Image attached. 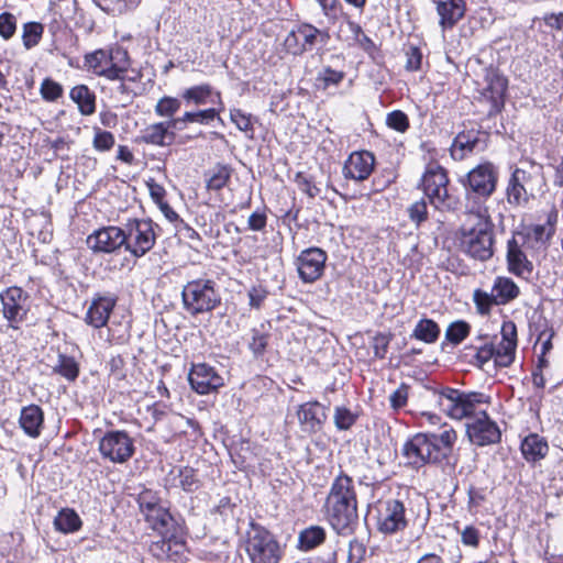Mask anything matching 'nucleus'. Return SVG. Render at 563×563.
Returning a JSON list of instances; mask_svg holds the SVG:
<instances>
[{
	"label": "nucleus",
	"instance_id": "obj_57",
	"mask_svg": "<svg viewBox=\"0 0 563 563\" xmlns=\"http://www.w3.org/2000/svg\"><path fill=\"white\" fill-rule=\"evenodd\" d=\"M296 184L300 191L305 192L310 198H314L319 194V189L312 184V181L301 173L296 175Z\"/></svg>",
	"mask_w": 563,
	"mask_h": 563
},
{
	"label": "nucleus",
	"instance_id": "obj_19",
	"mask_svg": "<svg viewBox=\"0 0 563 563\" xmlns=\"http://www.w3.org/2000/svg\"><path fill=\"white\" fill-rule=\"evenodd\" d=\"M322 33L311 24H300L291 30L284 40L285 49L292 55H301L311 49Z\"/></svg>",
	"mask_w": 563,
	"mask_h": 563
},
{
	"label": "nucleus",
	"instance_id": "obj_35",
	"mask_svg": "<svg viewBox=\"0 0 563 563\" xmlns=\"http://www.w3.org/2000/svg\"><path fill=\"white\" fill-rule=\"evenodd\" d=\"M82 521L71 508H63L54 519V527L62 533H74L81 528Z\"/></svg>",
	"mask_w": 563,
	"mask_h": 563
},
{
	"label": "nucleus",
	"instance_id": "obj_59",
	"mask_svg": "<svg viewBox=\"0 0 563 563\" xmlns=\"http://www.w3.org/2000/svg\"><path fill=\"white\" fill-rule=\"evenodd\" d=\"M461 540L464 545L477 548L479 543V531L473 526H466L461 532Z\"/></svg>",
	"mask_w": 563,
	"mask_h": 563
},
{
	"label": "nucleus",
	"instance_id": "obj_43",
	"mask_svg": "<svg viewBox=\"0 0 563 563\" xmlns=\"http://www.w3.org/2000/svg\"><path fill=\"white\" fill-rule=\"evenodd\" d=\"M470 330L471 327L467 322L454 321L448 327L445 338L453 344H460L470 334Z\"/></svg>",
	"mask_w": 563,
	"mask_h": 563
},
{
	"label": "nucleus",
	"instance_id": "obj_41",
	"mask_svg": "<svg viewBox=\"0 0 563 563\" xmlns=\"http://www.w3.org/2000/svg\"><path fill=\"white\" fill-rule=\"evenodd\" d=\"M517 345L499 342L495 347V364L500 367H508L515 360Z\"/></svg>",
	"mask_w": 563,
	"mask_h": 563
},
{
	"label": "nucleus",
	"instance_id": "obj_29",
	"mask_svg": "<svg viewBox=\"0 0 563 563\" xmlns=\"http://www.w3.org/2000/svg\"><path fill=\"white\" fill-rule=\"evenodd\" d=\"M19 422L27 435L36 438L44 422L43 410L37 405L26 406L21 410Z\"/></svg>",
	"mask_w": 563,
	"mask_h": 563
},
{
	"label": "nucleus",
	"instance_id": "obj_20",
	"mask_svg": "<svg viewBox=\"0 0 563 563\" xmlns=\"http://www.w3.org/2000/svg\"><path fill=\"white\" fill-rule=\"evenodd\" d=\"M507 79L494 69L486 71L481 96L489 103V113L498 112L504 106Z\"/></svg>",
	"mask_w": 563,
	"mask_h": 563
},
{
	"label": "nucleus",
	"instance_id": "obj_25",
	"mask_svg": "<svg viewBox=\"0 0 563 563\" xmlns=\"http://www.w3.org/2000/svg\"><path fill=\"white\" fill-rule=\"evenodd\" d=\"M531 176L528 172L521 168H516L508 181L506 196L507 201L511 206H523L529 201L527 185Z\"/></svg>",
	"mask_w": 563,
	"mask_h": 563
},
{
	"label": "nucleus",
	"instance_id": "obj_8",
	"mask_svg": "<svg viewBox=\"0 0 563 563\" xmlns=\"http://www.w3.org/2000/svg\"><path fill=\"white\" fill-rule=\"evenodd\" d=\"M185 309L192 316L209 312L220 303L214 282L196 279L188 282L181 291Z\"/></svg>",
	"mask_w": 563,
	"mask_h": 563
},
{
	"label": "nucleus",
	"instance_id": "obj_10",
	"mask_svg": "<svg viewBox=\"0 0 563 563\" xmlns=\"http://www.w3.org/2000/svg\"><path fill=\"white\" fill-rule=\"evenodd\" d=\"M124 247L135 257H142L152 250L156 241L154 223L151 220H130L124 229Z\"/></svg>",
	"mask_w": 563,
	"mask_h": 563
},
{
	"label": "nucleus",
	"instance_id": "obj_37",
	"mask_svg": "<svg viewBox=\"0 0 563 563\" xmlns=\"http://www.w3.org/2000/svg\"><path fill=\"white\" fill-rule=\"evenodd\" d=\"M212 95L216 96L212 86L209 84H201L186 88L181 92V98L187 104L201 106L206 104Z\"/></svg>",
	"mask_w": 563,
	"mask_h": 563
},
{
	"label": "nucleus",
	"instance_id": "obj_58",
	"mask_svg": "<svg viewBox=\"0 0 563 563\" xmlns=\"http://www.w3.org/2000/svg\"><path fill=\"white\" fill-rule=\"evenodd\" d=\"M268 342V336L258 331H254L252 335V340L250 342V349L255 355H261L264 353Z\"/></svg>",
	"mask_w": 563,
	"mask_h": 563
},
{
	"label": "nucleus",
	"instance_id": "obj_61",
	"mask_svg": "<svg viewBox=\"0 0 563 563\" xmlns=\"http://www.w3.org/2000/svg\"><path fill=\"white\" fill-rule=\"evenodd\" d=\"M501 342L517 345V327L512 321H505L501 325Z\"/></svg>",
	"mask_w": 563,
	"mask_h": 563
},
{
	"label": "nucleus",
	"instance_id": "obj_48",
	"mask_svg": "<svg viewBox=\"0 0 563 563\" xmlns=\"http://www.w3.org/2000/svg\"><path fill=\"white\" fill-rule=\"evenodd\" d=\"M477 145V140H470L465 134H459L452 145V155L456 158H464Z\"/></svg>",
	"mask_w": 563,
	"mask_h": 563
},
{
	"label": "nucleus",
	"instance_id": "obj_52",
	"mask_svg": "<svg viewBox=\"0 0 563 563\" xmlns=\"http://www.w3.org/2000/svg\"><path fill=\"white\" fill-rule=\"evenodd\" d=\"M408 216L411 222L419 227L428 219V206L424 199H420L408 208Z\"/></svg>",
	"mask_w": 563,
	"mask_h": 563
},
{
	"label": "nucleus",
	"instance_id": "obj_49",
	"mask_svg": "<svg viewBox=\"0 0 563 563\" xmlns=\"http://www.w3.org/2000/svg\"><path fill=\"white\" fill-rule=\"evenodd\" d=\"M473 299L476 309L481 314H488L492 310V307L496 305V298L493 291L489 294L487 291L476 289L473 294Z\"/></svg>",
	"mask_w": 563,
	"mask_h": 563
},
{
	"label": "nucleus",
	"instance_id": "obj_62",
	"mask_svg": "<svg viewBox=\"0 0 563 563\" xmlns=\"http://www.w3.org/2000/svg\"><path fill=\"white\" fill-rule=\"evenodd\" d=\"M407 62H406V68L408 70L415 71L420 69L421 67V60H422V54L417 47H410L407 53Z\"/></svg>",
	"mask_w": 563,
	"mask_h": 563
},
{
	"label": "nucleus",
	"instance_id": "obj_64",
	"mask_svg": "<svg viewBox=\"0 0 563 563\" xmlns=\"http://www.w3.org/2000/svg\"><path fill=\"white\" fill-rule=\"evenodd\" d=\"M266 297L267 291L261 286L252 287L249 290L250 306L253 308H260Z\"/></svg>",
	"mask_w": 563,
	"mask_h": 563
},
{
	"label": "nucleus",
	"instance_id": "obj_12",
	"mask_svg": "<svg viewBox=\"0 0 563 563\" xmlns=\"http://www.w3.org/2000/svg\"><path fill=\"white\" fill-rule=\"evenodd\" d=\"M497 177V170L492 163L479 164L470 170L466 187L475 196L467 194L466 199L471 197L473 200L484 205V200L496 189Z\"/></svg>",
	"mask_w": 563,
	"mask_h": 563
},
{
	"label": "nucleus",
	"instance_id": "obj_13",
	"mask_svg": "<svg viewBox=\"0 0 563 563\" xmlns=\"http://www.w3.org/2000/svg\"><path fill=\"white\" fill-rule=\"evenodd\" d=\"M134 442L125 431H109L99 441V451L113 463H124L134 454Z\"/></svg>",
	"mask_w": 563,
	"mask_h": 563
},
{
	"label": "nucleus",
	"instance_id": "obj_7",
	"mask_svg": "<svg viewBox=\"0 0 563 563\" xmlns=\"http://www.w3.org/2000/svg\"><path fill=\"white\" fill-rule=\"evenodd\" d=\"M446 170L437 164H430L421 179V187L429 202L438 210H454L457 200L449 194Z\"/></svg>",
	"mask_w": 563,
	"mask_h": 563
},
{
	"label": "nucleus",
	"instance_id": "obj_50",
	"mask_svg": "<svg viewBox=\"0 0 563 563\" xmlns=\"http://www.w3.org/2000/svg\"><path fill=\"white\" fill-rule=\"evenodd\" d=\"M343 79V71L334 70L330 67L324 68L317 77V81L322 89H328L331 86H338Z\"/></svg>",
	"mask_w": 563,
	"mask_h": 563
},
{
	"label": "nucleus",
	"instance_id": "obj_26",
	"mask_svg": "<svg viewBox=\"0 0 563 563\" xmlns=\"http://www.w3.org/2000/svg\"><path fill=\"white\" fill-rule=\"evenodd\" d=\"M437 5V13L440 16L439 24L443 30L453 26L465 14L464 0H431Z\"/></svg>",
	"mask_w": 563,
	"mask_h": 563
},
{
	"label": "nucleus",
	"instance_id": "obj_16",
	"mask_svg": "<svg viewBox=\"0 0 563 563\" xmlns=\"http://www.w3.org/2000/svg\"><path fill=\"white\" fill-rule=\"evenodd\" d=\"M327 260V253L319 247H309L301 251L296 258L299 278L306 284L320 279L324 273Z\"/></svg>",
	"mask_w": 563,
	"mask_h": 563
},
{
	"label": "nucleus",
	"instance_id": "obj_33",
	"mask_svg": "<svg viewBox=\"0 0 563 563\" xmlns=\"http://www.w3.org/2000/svg\"><path fill=\"white\" fill-rule=\"evenodd\" d=\"M364 555L362 543L351 540L346 547L338 548L327 563H361Z\"/></svg>",
	"mask_w": 563,
	"mask_h": 563
},
{
	"label": "nucleus",
	"instance_id": "obj_22",
	"mask_svg": "<svg viewBox=\"0 0 563 563\" xmlns=\"http://www.w3.org/2000/svg\"><path fill=\"white\" fill-rule=\"evenodd\" d=\"M124 241L123 229L107 227L90 234L87 244L95 252L111 253L123 246Z\"/></svg>",
	"mask_w": 563,
	"mask_h": 563
},
{
	"label": "nucleus",
	"instance_id": "obj_51",
	"mask_svg": "<svg viewBox=\"0 0 563 563\" xmlns=\"http://www.w3.org/2000/svg\"><path fill=\"white\" fill-rule=\"evenodd\" d=\"M387 125L400 133H404L409 128V119L407 114L400 110L391 111L386 118Z\"/></svg>",
	"mask_w": 563,
	"mask_h": 563
},
{
	"label": "nucleus",
	"instance_id": "obj_17",
	"mask_svg": "<svg viewBox=\"0 0 563 563\" xmlns=\"http://www.w3.org/2000/svg\"><path fill=\"white\" fill-rule=\"evenodd\" d=\"M466 433L470 441L477 446L494 444L501 437L498 426L484 410H479L478 415L466 424Z\"/></svg>",
	"mask_w": 563,
	"mask_h": 563
},
{
	"label": "nucleus",
	"instance_id": "obj_30",
	"mask_svg": "<svg viewBox=\"0 0 563 563\" xmlns=\"http://www.w3.org/2000/svg\"><path fill=\"white\" fill-rule=\"evenodd\" d=\"M492 291L496 298V305H507L514 301L520 295L519 286L506 276H498L495 278Z\"/></svg>",
	"mask_w": 563,
	"mask_h": 563
},
{
	"label": "nucleus",
	"instance_id": "obj_46",
	"mask_svg": "<svg viewBox=\"0 0 563 563\" xmlns=\"http://www.w3.org/2000/svg\"><path fill=\"white\" fill-rule=\"evenodd\" d=\"M334 424L339 430H349L357 419V415L344 406H339L334 410Z\"/></svg>",
	"mask_w": 563,
	"mask_h": 563
},
{
	"label": "nucleus",
	"instance_id": "obj_36",
	"mask_svg": "<svg viewBox=\"0 0 563 563\" xmlns=\"http://www.w3.org/2000/svg\"><path fill=\"white\" fill-rule=\"evenodd\" d=\"M325 530L320 526H310L299 532L298 549L301 551H310L325 540Z\"/></svg>",
	"mask_w": 563,
	"mask_h": 563
},
{
	"label": "nucleus",
	"instance_id": "obj_21",
	"mask_svg": "<svg viewBox=\"0 0 563 563\" xmlns=\"http://www.w3.org/2000/svg\"><path fill=\"white\" fill-rule=\"evenodd\" d=\"M375 167V156L368 151H356L349 155L343 165V175L346 179L363 181L367 179Z\"/></svg>",
	"mask_w": 563,
	"mask_h": 563
},
{
	"label": "nucleus",
	"instance_id": "obj_60",
	"mask_svg": "<svg viewBox=\"0 0 563 563\" xmlns=\"http://www.w3.org/2000/svg\"><path fill=\"white\" fill-rule=\"evenodd\" d=\"M390 338L384 333H377L374 336V354L379 358H384L389 345Z\"/></svg>",
	"mask_w": 563,
	"mask_h": 563
},
{
	"label": "nucleus",
	"instance_id": "obj_9",
	"mask_svg": "<svg viewBox=\"0 0 563 563\" xmlns=\"http://www.w3.org/2000/svg\"><path fill=\"white\" fill-rule=\"evenodd\" d=\"M375 525L383 534H395L407 525L405 504L396 498L379 499L374 506Z\"/></svg>",
	"mask_w": 563,
	"mask_h": 563
},
{
	"label": "nucleus",
	"instance_id": "obj_32",
	"mask_svg": "<svg viewBox=\"0 0 563 563\" xmlns=\"http://www.w3.org/2000/svg\"><path fill=\"white\" fill-rule=\"evenodd\" d=\"M70 99L78 106L82 115H91L96 111V96L86 85H77L70 89Z\"/></svg>",
	"mask_w": 563,
	"mask_h": 563
},
{
	"label": "nucleus",
	"instance_id": "obj_28",
	"mask_svg": "<svg viewBox=\"0 0 563 563\" xmlns=\"http://www.w3.org/2000/svg\"><path fill=\"white\" fill-rule=\"evenodd\" d=\"M217 97V103L219 104V109L209 108L205 110L199 111H187L179 118H174L175 125L178 130H181L187 123H200V124H208L212 120L216 119V117L219 114L220 111L224 109L221 93L219 91H216Z\"/></svg>",
	"mask_w": 563,
	"mask_h": 563
},
{
	"label": "nucleus",
	"instance_id": "obj_3",
	"mask_svg": "<svg viewBox=\"0 0 563 563\" xmlns=\"http://www.w3.org/2000/svg\"><path fill=\"white\" fill-rule=\"evenodd\" d=\"M325 516L339 533H347L357 521V499L352 477L341 474L333 481L325 500Z\"/></svg>",
	"mask_w": 563,
	"mask_h": 563
},
{
	"label": "nucleus",
	"instance_id": "obj_15",
	"mask_svg": "<svg viewBox=\"0 0 563 563\" xmlns=\"http://www.w3.org/2000/svg\"><path fill=\"white\" fill-rule=\"evenodd\" d=\"M137 504L145 521L153 530L162 532L169 525L172 516L156 493L143 490L139 495Z\"/></svg>",
	"mask_w": 563,
	"mask_h": 563
},
{
	"label": "nucleus",
	"instance_id": "obj_11",
	"mask_svg": "<svg viewBox=\"0 0 563 563\" xmlns=\"http://www.w3.org/2000/svg\"><path fill=\"white\" fill-rule=\"evenodd\" d=\"M1 312L8 325L18 330L30 310L29 295L20 287H9L0 294Z\"/></svg>",
	"mask_w": 563,
	"mask_h": 563
},
{
	"label": "nucleus",
	"instance_id": "obj_47",
	"mask_svg": "<svg viewBox=\"0 0 563 563\" xmlns=\"http://www.w3.org/2000/svg\"><path fill=\"white\" fill-rule=\"evenodd\" d=\"M93 132L92 146L96 151L107 152L113 147L115 139L111 132L101 130L100 128H95Z\"/></svg>",
	"mask_w": 563,
	"mask_h": 563
},
{
	"label": "nucleus",
	"instance_id": "obj_31",
	"mask_svg": "<svg viewBox=\"0 0 563 563\" xmlns=\"http://www.w3.org/2000/svg\"><path fill=\"white\" fill-rule=\"evenodd\" d=\"M548 451V442L537 433H530L521 442V452L528 462H537L543 459Z\"/></svg>",
	"mask_w": 563,
	"mask_h": 563
},
{
	"label": "nucleus",
	"instance_id": "obj_53",
	"mask_svg": "<svg viewBox=\"0 0 563 563\" xmlns=\"http://www.w3.org/2000/svg\"><path fill=\"white\" fill-rule=\"evenodd\" d=\"M16 30V19L10 12H3L0 14V35L4 40H9L13 36Z\"/></svg>",
	"mask_w": 563,
	"mask_h": 563
},
{
	"label": "nucleus",
	"instance_id": "obj_56",
	"mask_svg": "<svg viewBox=\"0 0 563 563\" xmlns=\"http://www.w3.org/2000/svg\"><path fill=\"white\" fill-rule=\"evenodd\" d=\"M146 186H147L151 198L157 206H161L162 203L166 202L165 201L166 190L162 185L157 184L153 178H150L146 181Z\"/></svg>",
	"mask_w": 563,
	"mask_h": 563
},
{
	"label": "nucleus",
	"instance_id": "obj_23",
	"mask_svg": "<svg viewBox=\"0 0 563 563\" xmlns=\"http://www.w3.org/2000/svg\"><path fill=\"white\" fill-rule=\"evenodd\" d=\"M173 129H177L173 119L152 123L142 131L140 141L155 146H168L176 137Z\"/></svg>",
	"mask_w": 563,
	"mask_h": 563
},
{
	"label": "nucleus",
	"instance_id": "obj_55",
	"mask_svg": "<svg viewBox=\"0 0 563 563\" xmlns=\"http://www.w3.org/2000/svg\"><path fill=\"white\" fill-rule=\"evenodd\" d=\"M408 386L406 384H401L390 396L389 401L390 406L394 409L402 408L408 400Z\"/></svg>",
	"mask_w": 563,
	"mask_h": 563
},
{
	"label": "nucleus",
	"instance_id": "obj_45",
	"mask_svg": "<svg viewBox=\"0 0 563 563\" xmlns=\"http://www.w3.org/2000/svg\"><path fill=\"white\" fill-rule=\"evenodd\" d=\"M40 93L45 101L54 102L63 96L64 88L52 78H45L41 84Z\"/></svg>",
	"mask_w": 563,
	"mask_h": 563
},
{
	"label": "nucleus",
	"instance_id": "obj_40",
	"mask_svg": "<svg viewBox=\"0 0 563 563\" xmlns=\"http://www.w3.org/2000/svg\"><path fill=\"white\" fill-rule=\"evenodd\" d=\"M230 120L241 132H244L247 136H253L254 124L252 114L241 109L232 108L230 110Z\"/></svg>",
	"mask_w": 563,
	"mask_h": 563
},
{
	"label": "nucleus",
	"instance_id": "obj_63",
	"mask_svg": "<svg viewBox=\"0 0 563 563\" xmlns=\"http://www.w3.org/2000/svg\"><path fill=\"white\" fill-rule=\"evenodd\" d=\"M267 217L265 212L255 211L253 212L247 220V227L252 231H262L266 227Z\"/></svg>",
	"mask_w": 563,
	"mask_h": 563
},
{
	"label": "nucleus",
	"instance_id": "obj_38",
	"mask_svg": "<svg viewBox=\"0 0 563 563\" xmlns=\"http://www.w3.org/2000/svg\"><path fill=\"white\" fill-rule=\"evenodd\" d=\"M440 334L439 325L431 319H421L415 330L412 335L424 343H434Z\"/></svg>",
	"mask_w": 563,
	"mask_h": 563
},
{
	"label": "nucleus",
	"instance_id": "obj_5",
	"mask_svg": "<svg viewBox=\"0 0 563 563\" xmlns=\"http://www.w3.org/2000/svg\"><path fill=\"white\" fill-rule=\"evenodd\" d=\"M433 395L440 409L457 420L475 415L482 405L489 402V397L483 393H464L451 387L434 389Z\"/></svg>",
	"mask_w": 563,
	"mask_h": 563
},
{
	"label": "nucleus",
	"instance_id": "obj_39",
	"mask_svg": "<svg viewBox=\"0 0 563 563\" xmlns=\"http://www.w3.org/2000/svg\"><path fill=\"white\" fill-rule=\"evenodd\" d=\"M44 33V26L40 22H27L22 27V42L26 49L35 47Z\"/></svg>",
	"mask_w": 563,
	"mask_h": 563
},
{
	"label": "nucleus",
	"instance_id": "obj_42",
	"mask_svg": "<svg viewBox=\"0 0 563 563\" xmlns=\"http://www.w3.org/2000/svg\"><path fill=\"white\" fill-rule=\"evenodd\" d=\"M181 102L179 99L170 96L162 97L156 106L155 113L162 118H172L180 109Z\"/></svg>",
	"mask_w": 563,
	"mask_h": 563
},
{
	"label": "nucleus",
	"instance_id": "obj_34",
	"mask_svg": "<svg viewBox=\"0 0 563 563\" xmlns=\"http://www.w3.org/2000/svg\"><path fill=\"white\" fill-rule=\"evenodd\" d=\"M558 221V211L551 210L548 214L545 224H534L529 229L527 234H523L525 239L532 238L536 242L547 244L555 233V224Z\"/></svg>",
	"mask_w": 563,
	"mask_h": 563
},
{
	"label": "nucleus",
	"instance_id": "obj_6",
	"mask_svg": "<svg viewBox=\"0 0 563 563\" xmlns=\"http://www.w3.org/2000/svg\"><path fill=\"white\" fill-rule=\"evenodd\" d=\"M85 64L95 75L114 80L123 76L130 67L128 51L121 46L97 49L85 56Z\"/></svg>",
	"mask_w": 563,
	"mask_h": 563
},
{
	"label": "nucleus",
	"instance_id": "obj_18",
	"mask_svg": "<svg viewBox=\"0 0 563 563\" xmlns=\"http://www.w3.org/2000/svg\"><path fill=\"white\" fill-rule=\"evenodd\" d=\"M190 387L199 395H208L224 386V378L214 367L206 364H194L188 374Z\"/></svg>",
	"mask_w": 563,
	"mask_h": 563
},
{
	"label": "nucleus",
	"instance_id": "obj_54",
	"mask_svg": "<svg viewBox=\"0 0 563 563\" xmlns=\"http://www.w3.org/2000/svg\"><path fill=\"white\" fill-rule=\"evenodd\" d=\"M230 179V172L225 167H221L207 181L209 190H220L227 186Z\"/></svg>",
	"mask_w": 563,
	"mask_h": 563
},
{
	"label": "nucleus",
	"instance_id": "obj_2",
	"mask_svg": "<svg viewBox=\"0 0 563 563\" xmlns=\"http://www.w3.org/2000/svg\"><path fill=\"white\" fill-rule=\"evenodd\" d=\"M466 212L477 218L472 227H463L460 235V249L474 260L487 261L494 255V224L488 209L482 202L467 198Z\"/></svg>",
	"mask_w": 563,
	"mask_h": 563
},
{
	"label": "nucleus",
	"instance_id": "obj_4",
	"mask_svg": "<svg viewBox=\"0 0 563 563\" xmlns=\"http://www.w3.org/2000/svg\"><path fill=\"white\" fill-rule=\"evenodd\" d=\"M240 548L250 563H279L284 548L277 538L265 527L250 522L240 540Z\"/></svg>",
	"mask_w": 563,
	"mask_h": 563
},
{
	"label": "nucleus",
	"instance_id": "obj_1",
	"mask_svg": "<svg viewBox=\"0 0 563 563\" xmlns=\"http://www.w3.org/2000/svg\"><path fill=\"white\" fill-rule=\"evenodd\" d=\"M441 433H417L402 446V455L407 463L420 467L428 463H440L452 453L457 440L456 431L443 424Z\"/></svg>",
	"mask_w": 563,
	"mask_h": 563
},
{
	"label": "nucleus",
	"instance_id": "obj_14",
	"mask_svg": "<svg viewBox=\"0 0 563 563\" xmlns=\"http://www.w3.org/2000/svg\"><path fill=\"white\" fill-rule=\"evenodd\" d=\"M526 239L522 233H515L507 241L506 263L510 274L518 278L528 280L534 269L532 261H530L523 250Z\"/></svg>",
	"mask_w": 563,
	"mask_h": 563
},
{
	"label": "nucleus",
	"instance_id": "obj_27",
	"mask_svg": "<svg viewBox=\"0 0 563 563\" xmlns=\"http://www.w3.org/2000/svg\"><path fill=\"white\" fill-rule=\"evenodd\" d=\"M298 420L305 430L317 431L327 420L325 408L318 401H309L299 406Z\"/></svg>",
	"mask_w": 563,
	"mask_h": 563
},
{
	"label": "nucleus",
	"instance_id": "obj_24",
	"mask_svg": "<svg viewBox=\"0 0 563 563\" xmlns=\"http://www.w3.org/2000/svg\"><path fill=\"white\" fill-rule=\"evenodd\" d=\"M115 303L117 298L114 296H98L93 298L86 312L85 321L96 329L104 327Z\"/></svg>",
	"mask_w": 563,
	"mask_h": 563
},
{
	"label": "nucleus",
	"instance_id": "obj_44",
	"mask_svg": "<svg viewBox=\"0 0 563 563\" xmlns=\"http://www.w3.org/2000/svg\"><path fill=\"white\" fill-rule=\"evenodd\" d=\"M54 369L68 380H75L79 374L77 362L73 357L65 355H59L58 364Z\"/></svg>",
	"mask_w": 563,
	"mask_h": 563
}]
</instances>
